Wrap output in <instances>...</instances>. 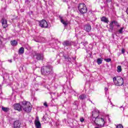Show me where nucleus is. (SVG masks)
Listing matches in <instances>:
<instances>
[{"label":"nucleus","instance_id":"7ed1b4c3","mask_svg":"<svg viewBox=\"0 0 128 128\" xmlns=\"http://www.w3.org/2000/svg\"><path fill=\"white\" fill-rule=\"evenodd\" d=\"M114 82L116 86H120L124 84V78L120 76H116L113 78Z\"/></svg>","mask_w":128,"mask_h":128},{"label":"nucleus","instance_id":"58836bf2","mask_svg":"<svg viewBox=\"0 0 128 128\" xmlns=\"http://www.w3.org/2000/svg\"><path fill=\"white\" fill-rule=\"evenodd\" d=\"M42 120H46V116H43V118H42Z\"/></svg>","mask_w":128,"mask_h":128},{"label":"nucleus","instance_id":"e433bc0d","mask_svg":"<svg viewBox=\"0 0 128 128\" xmlns=\"http://www.w3.org/2000/svg\"><path fill=\"white\" fill-rule=\"evenodd\" d=\"M106 2H112V0H106Z\"/></svg>","mask_w":128,"mask_h":128},{"label":"nucleus","instance_id":"72a5a7b5","mask_svg":"<svg viewBox=\"0 0 128 128\" xmlns=\"http://www.w3.org/2000/svg\"><path fill=\"white\" fill-rule=\"evenodd\" d=\"M2 48V40H0V48Z\"/></svg>","mask_w":128,"mask_h":128},{"label":"nucleus","instance_id":"5701e85b","mask_svg":"<svg viewBox=\"0 0 128 128\" xmlns=\"http://www.w3.org/2000/svg\"><path fill=\"white\" fill-rule=\"evenodd\" d=\"M124 27H122L120 29L118 30V34H122L124 32Z\"/></svg>","mask_w":128,"mask_h":128},{"label":"nucleus","instance_id":"2eb2a0df","mask_svg":"<svg viewBox=\"0 0 128 128\" xmlns=\"http://www.w3.org/2000/svg\"><path fill=\"white\" fill-rule=\"evenodd\" d=\"M14 128H20V121L16 120L14 122Z\"/></svg>","mask_w":128,"mask_h":128},{"label":"nucleus","instance_id":"20e7f679","mask_svg":"<svg viewBox=\"0 0 128 128\" xmlns=\"http://www.w3.org/2000/svg\"><path fill=\"white\" fill-rule=\"evenodd\" d=\"M94 122L96 126H100L101 127L104 126V119L102 118H94Z\"/></svg>","mask_w":128,"mask_h":128},{"label":"nucleus","instance_id":"aec40b11","mask_svg":"<svg viewBox=\"0 0 128 128\" xmlns=\"http://www.w3.org/2000/svg\"><path fill=\"white\" fill-rule=\"evenodd\" d=\"M80 100H82L86 98V95L84 94H82L79 96Z\"/></svg>","mask_w":128,"mask_h":128},{"label":"nucleus","instance_id":"a211bd4d","mask_svg":"<svg viewBox=\"0 0 128 128\" xmlns=\"http://www.w3.org/2000/svg\"><path fill=\"white\" fill-rule=\"evenodd\" d=\"M44 40V38L42 37H36V39H34V41L36 42H42V40Z\"/></svg>","mask_w":128,"mask_h":128},{"label":"nucleus","instance_id":"b1692460","mask_svg":"<svg viewBox=\"0 0 128 128\" xmlns=\"http://www.w3.org/2000/svg\"><path fill=\"white\" fill-rule=\"evenodd\" d=\"M113 23L114 24V26L118 28H120V24L117 21L113 20Z\"/></svg>","mask_w":128,"mask_h":128},{"label":"nucleus","instance_id":"c756f323","mask_svg":"<svg viewBox=\"0 0 128 128\" xmlns=\"http://www.w3.org/2000/svg\"><path fill=\"white\" fill-rule=\"evenodd\" d=\"M78 101H76L74 102L73 104L74 105V106H78Z\"/></svg>","mask_w":128,"mask_h":128},{"label":"nucleus","instance_id":"7c9ffc66","mask_svg":"<svg viewBox=\"0 0 128 128\" xmlns=\"http://www.w3.org/2000/svg\"><path fill=\"white\" fill-rule=\"evenodd\" d=\"M80 122H84V118H80Z\"/></svg>","mask_w":128,"mask_h":128},{"label":"nucleus","instance_id":"dca6fc26","mask_svg":"<svg viewBox=\"0 0 128 128\" xmlns=\"http://www.w3.org/2000/svg\"><path fill=\"white\" fill-rule=\"evenodd\" d=\"M101 22H105V24H108V19L106 16H102L100 18Z\"/></svg>","mask_w":128,"mask_h":128},{"label":"nucleus","instance_id":"423d86ee","mask_svg":"<svg viewBox=\"0 0 128 128\" xmlns=\"http://www.w3.org/2000/svg\"><path fill=\"white\" fill-rule=\"evenodd\" d=\"M39 26L41 28H48L50 26V24L44 20H42L39 22Z\"/></svg>","mask_w":128,"mask_h":128},{"label":"nucleus","instance_id":"c85d7f7f","mask_svg":"<svg viewBox=\"0 0 128 128\" xmlns=\"http://www.w3.org/2000/svg\"><path fill=\"white\" fill-rule=\"evenodd\" d=\"M82 44H83V46H86V44H88V42H82Z\"/></svg>","mask_w":128,"mask_h":128},{"label":"nucleus","instance_id":"79ce46f5","mask_svg":"<svg viewBox=\"0 0 128 128\" xmlns=\"http://www.w3.org/2000/svg\"><path fill=\"white\" fill-rule=\"evenodd\" d=\"M108 120H109V122L110 120V118H108Z\"/></svg>","mask_w":128,"mask_h":128},{"label":"nucleus","instance_id":"bb28decb","mask_svg":"<svg viewBox=\"0 0 128 128\" xmlns=\"http://www.w3.org/2000/svg\"><path fill=\"white\" fill-rule=\"evenodd\" d=\"M116 128H124V126H122L121 124H118L116 125Z\"/></svg>","mask_w":128,"mask_h":128},{"label":"nucleus","instance_id":"ddd939ff","mask_svg":"<svg viewBox=\"0 0 128 128\" xmlns=\"http://www.w3.org/2000/svg\"><path fill=\"white\" fill-rule=\"evenodd\" d=\"M34 124L36 128H42V124H40V122L38 120V119L35 120Z\"/></svg>","mask_w":128,"mask_h":128},{"label":"nucleus","instance_id":"f3484780","mask_svg":"<svg viewBox=\"0 0 128 128\" xmlns=\"http://www.w3.org/2000/svg\"><path fill=\"white\" fill-rule=\"evenodd\" d=\"M110 28L108 29V32H112V30H114V21H112L110 25Z\"/></svg>","mask_w":128,"mask_h":128},{"label":"nucleus","instance_id":"a18cd8bd","mask_svg":"<svg viewBox=\"0 0 128 128\" xmlns=\"http://www.w3.org/2000/svg\"><path fill=\"white\" fill-rule=\"evenodd\" d=\"M112 104V103L111 102H110V104Z\"/></svg>","mask_w":128,"mask_h":128},{"label":"nucleus","instance_id":"4468645a","mask_svg":"<svg viewBox=\"0 0 128 128\" xmlns=\"http://www.w3.org/2000/svg\"><path fill=\"white\" fill-rule=\"evenodd\" d=\"M64 46H72V42L69 40H65L62 42Z\"/></svg>","mask_w":128,"mask_h":128},{"label":"nucleus","instance_id":"f03ea898","mask_svg":"<svg viewBox=\"0 0 128 128\" xmlns=\"http://www.w3.org/2000/svg\"><path fill=\"white\" fill-rule=\"evenodd\" d=\"M22 108L26 112H30L32 111V104L28 102L23 101L22 102Z\"/></svg>","mask_w":128,"mask_h":128},{"label":"nucleus","instance_id":"9d476101","mask_svg":"<svg viewBox=\"0 0 128 128\" xmlns=\"http://www.w3.org/2000/svg\"><path fill=\"white\" fill-rule=\"evenodd\" d=\"M59 18L60 22H62V24L64 26H66L68 24V21L64 20V17L62 16H59Z\"/></svg>","mask_w":128,"mask_h":128},{"label":"nucleus","instance_id":"0eeeda50","mask_svg":"<svg viewBox=\"0 0 128 128\" xmlns=\"http://www.w3.org/2000/svg\"><path fill=\"white\" fill-rule=\"evenodd\" d=\"M100 115V112L98 110H95L92 112V116L93 117V120H94V118H98V116Z\"/></svg>","mask_w":128,"mask_h":128},{"label":"nucleus","instance_id":"a878e982","mask_svg":"<svg viewBox=\"0 0 128 128\" xmlns=\"http://www.w3.org/2000/svg\"><path fill=\"white\" fill-rule=\"evenodd\" d=\"M117 72H122V66H118Z\"/></svg>","mask_w":128,"mask_h":128},{"label":"nucleus","instance_id":"393cba45","mask_svg":"<svg viewBox=\"0 0 128 128\" xmlns=\"http://www.w3.org/2000/svg\"><path fill=\"white\" fill-rule=\"evenodd\" d=\"M2 110H3V112H8L10 110V108L2 106Z\"/></svg>","mask_w":128,"mask_h":128},{"label":"nucleus","instance_id":"4be33fe9","mask_svg":"<svg viewBox=\"0 0 128 128\" xmlns=\"http://www.w3.org/2000/svg\"><path fill=\"white\" fill-rule=\"evenodd\" d=\"M98 64H102V58H98L97 59V62H96Z\"/></svg>","mask_w":128,"mask_h":128},{"label":"nucleus","instance_id":"f704fd0d","mask_svg":"<svg viewBox=\"0 0 128 128\" xmlns=\"http://www.w3.org/2000/svg\"><path fill=\"white\" fill-rule=\"evenodd\" d=\"M122 54H124L125 52V50L124 48H122Z\"/></svg>","mask_w":128,"mask_h":128},{"label":"nucleus","instance_id":"6e6552de","mask_svg":"<svg viewBox=\"0 0 128 128\" xmlns=\"http://www.w3.org/2000/svg\"><path fill=\"white\" fill-rule=\"evenodd\" d=\"M34 56L37 60H44V54L40 53H36Z\"/></svg>","mask_w":128,"mask_h":128},{"label":"nucleus","instance_id":"9b49d317","mask_svg":"<svg viewBox=\"0 0 128 128\" xmlns=\"http://www.w3.org/2000/svg\"><path fill=\"white\" fill-rule=\"evenodd\" d=\"M84 30L86 32H90L92 30V26L90 24H86L84 26Z\"/></svg>","mask_w":128,"mask_h":128},{"label":"nucleus","instance_id":"f257e3e1","mask_svg":"<svg viewBox=\"0 0 128 128\" xmlns=\"http://www.w3.org/2000/svg\"><path fill=\"white\" fill-rule=\"evenodd\" d=\"M41 72L43 76H48V74H52V66L50 65L44 66L41 68Z\"/></svg>","mask_w":128,"mask_h":128},{"label":"nucleus","instance_id":"a19ab883","mask_svg":"<svg viewBox=\"0 0 128 128\" xmlns=\"http://www.w3.org/2000/svg\"><path fill=\"white\" fill-rule=\"evenodd\" d=\"M94 128H100L98 126H96Z\"/></svg>","mask_w":128,"mask_h":128},{"label":"nucleus","instance_id":"c9c22d12","mask_svg":"<svg viewBox=\"0 0 128 128\" xmlns=\"http://www.w3.org/2000/svg\"><path fill=\"white\" fill-rule=\"evenodd\" d=\"M120 108L122 110H124V108L122 106H121L120 107Z\"/></svg>","mask_w":128,"mask_h":128},{"label":"nucleus","instance_id":"6ab92c4d","mask_svg":"<svg viewBox=\"0 0 128 128\" xmlns=\"http://www.w3.org/2000/svg\"><path fill=\"white\" fill-rule=\"evenodd\" d=\"M24 52V48L23 47L20 48L18 50L19 54H22Z\"/></svg>","mask_w":128,"mask_h":128},{"label":"nucleus","instance_id":"37998d69","mask_svg":"<svg viewBox=\"0 0 128 128\" xmlns=\"http://www.w3.org/2000/svg\"><path fill=\"white\" fill-rule=\"evenodd\" d=\"M74 60H76V58H74Z\"/></svg>","mask_w":128,"mask_h":128},{"label":"nucleus","instance_id":"2f4dec72","mask_svg":"<svg viewBox=\"0 0 128 128\" xmlns=\"http://www.w3.org/2000/svg\"><path fill=\"white\" fill-rule=\"evenodd\" d=\"M44 106H46V108H48V106L46 102H44Z\"/></svg>","mask_w":128,"mask_h":128},{"label":"nucleus","instance_id":"39448f33","mask_svg":"<svg viewBox=\"0 0 128 128\" xmlns=\"http://www.w3.org/2000/svg\"><path fill=\"white\" fill-rule=\"evenodd\" d=\"M78 8L80 14H86L88 12V8L84 4H80L78 6Z\"/></svg>","mask_w":128,"mask_h":128},{"label":"nucleus","instance_id":"ea45409f","mask_svg":"<svg viewBox=\"0 0 128 128\" xmlns=\"http://www.w3.org/2000/svg\"><path fill=\"white\" fill-rule=\"evenodd\" d=\"M10 62H12V60H9Z\"/></svg>","mask_w":128,"mask_h":128},{"label":"nucleus","instance_id":"4c0bfd02","mask_svg":"<svg viewBox=\"0 0 128 128\" xmlns=\"http://www.w3.org/2000/svg\"><path fill=\"white\" fill-rule=\"evenodd\" d=\"M104 90H105V92H108V88H105Z\"/></svg>","mask_w":128,"mask_h":128},{"label":"nucleus","instance_id":"1a4fd4ad","mask_svg":"<svg viewBox=\"0 0 128 128\" xmlns=\"http://www.w3.org/2000/svg\"><path fill=\"white\" fill-rule=\"evenodd\" d=\"M14 109L16 110H18V112H21L22 110V106H21L20 104H14Z\"/></svg>","mask_w":128,"mask_h":128},{"label":"nucleus","instance_id":"473e14b6","mask_svg":"<svg viewBox=\"0 0 128 128\" xmlns=\"http://www.w3.org/2000/svg\"><path fill=\"white\" fill-rule=\"evenodd\" d=\"M64 58H66H66H68V62H70V58L68 57H66V56H64Z\"/></svg>","mask_w":128,"mask_h":128},{"label":"nucleus","instance_id":"cd10ccee","mask_svg":"<svg viewBox=\"0 0 128 128\" xmlns=\"http://www.w3.org/2000/svg\"><path fill=\"white\" fill-rule=\"evenodd\" d=\"M104 60H105V62H111L112 59L108 58H105Z\"/></svg>","mask_w":128,"mask_h":128},{"label":"nucleus","instance_id":"412c9836","mask_svg":"<svg viewBox=\"0 0 128 128\" xmlns=\"http://www.w3.org/2000/svg\"><path fill=\"white\" fill-rule=\"evenodd\" d=\"M12 46H18V42L16 40H12L10 42Z\"/></svg>","mask_w":128,"mask_h":128},{"label":"nucleus","instance_id":"f8f14e48","mask_svg":"<svg viewBox=\"0 0 128 128\" xmlns=\"http://www.w3.org/2000/svg\"><path fill=\"white\" fill-rule=\"evenodd\" d=\"M2 24L4 28H8V20L4 18H2Z\"/></svg>","mask_w":128,"mask_h":128},{"label":"nucleus","instance_id":"c03bdc74","mask_svg":"<svg viewBox=\"0 0 128 128\" xmlns=\"http://www.w3.org/2000/svg\"><path fill=\"white\" fill-rule=\"evenodd\" d=\"M90 102H92L91 100H90Z\"/></svg>","mask_w":128,"mask_h":128}]
</instances>
